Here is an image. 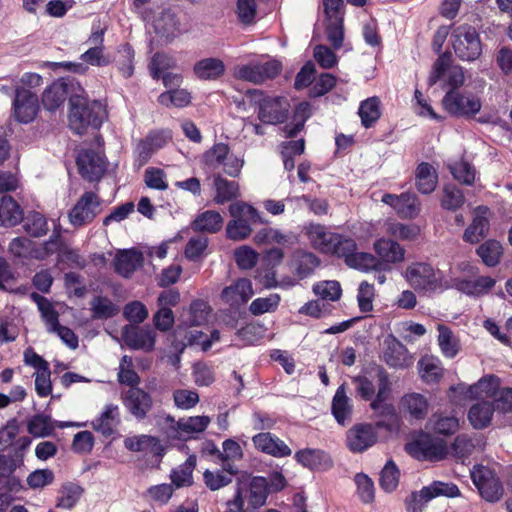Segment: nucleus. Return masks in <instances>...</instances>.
Instances as JSON below:
<instances>
[{"instance_id": "57", "label": "nucleus", "mask_w": 512, "mask_h": 512, "mask_svg": "<svg viewBox=\"0 0 512 512\" xmlns=\"http://www.w3.org/2000/svg\"><path fill=\"white\" fill-rule=\"evenodd\" d=\"M230 152V147L226 143H215L209 150H207L204 155V163L209 166L216 168L220 165L224 164V161L227 159L228 154Z\"/></svg>"}, {"instance_id": "61", "label": "nucleus", "mask_w": 512, "mask_h": 512, "mask_svg": "<svg viewBox=\"0 0 512 512\" xmlns=\"http://www.w3.org/2000/svg\"><path fill=\"white\" fill-rule=\"evenodd\" d=\"M450 172L455 180L465 185H472L475 180V169L467 161L456 162L450 167Z\"/></svg>"}, {"instance_id": "46", "label": "nucleus", "mask_w": 512, "mask_h": 512, "mask_svg": "<svg viewBox=\"0 0 512 512\" xmlns=\"http://www.w3.org/2000/svg\"><path fill=\"white\" fill-rule=\"evenodd\" d=\"M399 217L413 219L420 213V202L415 193L404 192L399 195V203L396 206Z\"/></svg>"}, {"instance_id": "33", "label": "nucleus", "mask_w": 512, "mask_h": 512, "mask_svg": "<svg viewBox=\"0 0 512 512\" xmlns=\"http://www.w3.org/2000/svg\"><path fill=\"white\" fill-rule=\"evenodd\" d=\"M494 411L495 409L492 402H477L470 407L468 411V420L473 428L484 429L490 425Z\"/></svg>"}, {"instance_id": "21", "label": "nucleus", "mask_w": 512, "mask_h": 512, "mask_svg": "<svg viewBox=\"0 0 512 512\" xmlns=\"http://www.w3.org/2000/svg\"><path fill=\"white\" fill-rule=\"evenodd\" d=\"M294 459L309 470H328L333 466L330 455L321 449L305 448L296 451Z\"/></svg>"}, {"instance_id": "20", "label": "nucleus", "mask_w": 512, "mask_h": 512, "mask_svg": "<svg viewBox=\"0 0 512 512\" xmlns=\"http://www.w3.org/2000/svg\"><path fill=\"white\" fill-rule=\"evenodd\" d=\"M408 350L406 346L393 334H389L383 341L382 360L391 368H404L406 366Z\"/></svg>"}, {"instance_id": "9", "label": "nucleus", "mask_w": 512, "mask_h": 512, "mask_svg": "<svg viewBox=\"0 0 512 512\" xmlns=\"http://www.w3.org/2000/svg\"><path fill=\"white\" fill-rule=\"evenodd\" d=\"M409 453L422 460L440 461L446 458L448 447L443 439L423 434L409 444Z\"/></svg>"}, {"instance_id": "59", "label": "nucleus", "mask_w": 512, "mask_h": 512, "mask_svg": "<svg viewBox=\"0 0 512 512\" xmlns=\"http://www.w3.org/2000/svg\"><path fill=\"white\" fill-rule=\"evenodd\" d=\"M337 83V78L328 72L321 73L315 83L309 89L310 98H319L332 90Z\"/></svg>"}, {"instance_id": "48", "label": "nucleus", "mask_w": 512, "mask_h": 512, "mask_svg": "<svg viewBox=\"0 0 512 512\" xmlns=\"http://www.w3.org/2000/svg\"><path fill=\"white\" fill-rule=\"evenodd\" d=\"M357 244L355 240L349 237H344L337 234V239L333 241L332 248L327 254H332L338 258H344L345 264H350L349 259H352L357 253Z\"/></svg>"}, {"instance_id": "29", "label": "nucleus", "mask_w": 512, "mask_h": 512, "mask_svg": "<svg viewBox=\"0 0 512 512\" xmlns=\"http://www.w3.org/2000/svg\"><path fill=\"white\" fill-rule=\"evenodd\" d=\"M210 423L208 416H192L187 419L181 418L175 422V435L174 438L186 441L191 438V434L201 433L205 431Z\"/></svg>"}, {"instance_id": "15", "label": "nucleus", "mask_w": 512, "mask_h": 512, "mask_svg": "<svg viewBox=\"0 0 512 512\" xmlns=\"http://www.w3.org/2000/svg\"><path fill=\"white\" fill-rule=\"evenodd\" d=\"M375 377L378 382V391L372 398L370 408L374 411L381 409L382 415H393L394 407L391 404H383L390 395L391 392V381L388 372L384 367L376 365L374 367Z\"/></svg>"}, {"instance_id": "50", "label": "nucleus", "mask_w": 512, "mask_h": 512, "mask_svg": "<svg viewBox=\"0 0 512 512\" xmlns=\"http://www.w3.org/2000/svg\"><path fill=\"white\" fill-rule=\"evenodd\" d=\"M84 489L75 483H65L60 489L56 506L63 509H72L80 500Z\"/></svg>"}, {"instance_id": "11", "label": "nucleus", "mask_w": 512, "mask_h": 512, "mask_svg": "<svg viewBox=\"0 0 512 512\" xmlns=\"http://www.w3.org/2000/svg\"><path fill=\"white\" fill-rule=\"evenodd\" d=\"M125 409L138 421L144 420L153 407L152 396L142 388H129L121 394Z\"/></svg>"}, {"instance_id": "49", "label": "nucleus", "mask_w": 512, "mask_h": 512, "mask_svg": "<svg viewBox=\"0 0 512 512\" xmlns=\"http://www.w3.org/2000/svg\"><path fill=\"white\" fill-rule=\"evenodd\" d=\"M28 432L34 437L44 438L54 434V426L49 415L36 414L28 421Z\"/></svg>"}, {"instance_id": "26", "label": "nucleus", "mask_w": 512, "mask_h": 512, "mask_svg": "<svg viewBox=\"0 0 512 512\" xmlns=\"http://www.w3.org/2000/svg\"><path fill=\"white\" fill-rule=\"evenodd\" d=\"M23 209L10 195L0 198V226L4 228L15 227L23 220Z\"/></svg>"}, {"instance_id": "52", "label": "nucleus", "mask_w": 512, "mask_h": 512, "mask_svg": "<svg viewBox=\"0 0 512 512\" xmlns=\"http://www.w3.org/2000/svg\"><path fill=\"white\" fill-rule=\"evenodd\" d=\"M437 329L439 332L438 344L443 355L447 358H454L459 352V344L451 329L444 324H439Z\"/></svg>"}, {"instance_id": "22", "label": "nucleus", "mask_w": 512, "mask_h": 512, "mask_svg": "<svg viewBox=\"0 0 512 512\" xmlns=\"http://www.w3.org/2000/svg\"><path fill=\"white\" fill-rule=\"evenodd\" d=\"M305 234L313 248L327 254L332 248L333 241L337 239L338 233L328 231L322 224L310 223L305 227Z\"/></svg>"}, {"instance_id": "47", "label": "nucleus", "mask_w": 512, "mask_h": 512, "mask_svg": "<svg viewBox=\"0 0 512 512\" xmlns=\"http://www.w3.org/2000/svg\"><path fill=\"white\" fill-rule=\"evenodd\" d=\"M400 470L396 463L390 459L380 471L379 486L386 493H392L399 484Z\"/></svg>"}, {"instance_id": "56", "label": "nucleus", "mask_w": 512, "mask_h": 512, "mask_svg": "<svg viewBox=\"0 0 512 512\" xmlns=\"http://www.w3.org/2000/svg\"><path fill=\"white\" fill-rule=\"evenodd\" d=\"M313 292L322 300L337 301L342 295L341 285L336 280H325L313 285Z\"/></svg>"}, {"instance_id": "27", "label": "nucleus", "mask_w": 512, "mask_h": 512, "mask_svg": "<svg viewBox=\"0 0 512 512\" xmlns=\"http://www.w3.org/2000/svg\"><path fill=\"white\" fill-rule=\"evenodd\" d=\"M353 407L350 398L346 395V385L341 384L332 399L331 412L339 425H346L351 420Z\"/></svg>"}, {"instance_id": "28", "label": "nucleus", "mask_w": 512, "mask_h": 512, "mask_svg": "<svg viewBox=\"0 0 512 512\" xmlns=\"http://www.w3.org/2000/svg\"><path fill=\"white\" fill-rule=\"evenodd\" d=\"M120 423L119 408L115 404H107L98 418L92 421L95 431L104 437H110L115 433L116 426Z\"/></svg>"}, {"instance_id": "13", "label": "nucleus", "mask_w": 512, "mask_h": 512, "mask_svg": "<svg viewBox=\"0 0 512 512\" xmlns=\"http://www.w3.org/2000/svg\"><path fill=\"white\" fill-rule=\"evenodd\" d=\"M378 440L376 428L370 423H359L346 433V446L353 453H362Z\"/></svg>"}, {"instance_id": "16", "label": "nucleus", "mask_w": 512, "mask_h": 512, "mask_svg": "<svg viewBox=\"0 0 512 512\" xmlns=\"http://www.w3.org/2000/svg\"><path fill=\"white\" fill-rule=\"evenodd\" d=\"M254 447L275 458H284L292 454L291 448L278 436L271 432H260L252 437Z\"/></svg>"}, {"instance_id": "17", "label": "nucleus", "mask_w": 512, "mask_h": 512, "mask_svg": "<svg viewBox=\"0 0 512 512\" xmlns=\"http://www.w3.org/2000/svg\"><path fill=\"white\" fill-rule=\"evenodd\" d=\"M144 255L137 248L118 250L114 259V271L123 278H130L134 272L143 266Z\"/></svg>"}, {"instance_id": "42", "label": "nucleus", "mask_w": 512, "mask_h": 512, "mask_svg": "<svg viewBox=\"0 0 512 512\" xmlns=\"http://www.w3.org/2000/svg\"><path fill=\"white\" fill-rule=\"evenodd\" d=\"M422 494L426 500H432L440 496L455 498L461 493L458 486L452 482L433 481L422 488Z\"/></svg>"}, {"instance_id": "7", "label": "nucleus", "mask_w": 512, "mask_h": 512, "mask_svg": "<svg viewBox=\"0 0 512 512\" xmlns=\"http://www.w3.org/2000/svg\"><path fill=\"white\" fill-rule=\"evenodd\" d=\"M407 282L419 291H436L442 287L441 278L433 266L426 262H415L405 271Z\"/></svg>"}, {"instance_id": "8", "label": "nucleus", "mask_w": 512, "mask_h": 512, "mask_svg": "<svg viewBox=\"0 0 512 512\" xmlns=\"http://www.w3.org/2000/svg\"><path fill=\"white\" fill-rule=\"evenodd\" d=\"M101 205L100 198L92 191H86L68 213L72 226L82 227L94 220Z\"/></svg>"}, {"instance_id": "62", "label": "nucleus", "mask_w": 512, "mask_h": 512, "mask_svg": "<svg viewBox=\"0 0 512 512\" xmlns=\"http://www.w3.org/2000/svg\"><path fill=\"white\" fill-rule=\"evenodd\" d=\"M355 483L361 502L365 504L372 503L375 498V488L372 479L364 473H358L355 476Z\"/></svg>"}, {"instance_id": "64", "label": "nucleus", "mask_w": 512, "mask_h": 512, "mask_svg": "<svg viewBox=\"0 0 512 512\" xmlns=\"http://www.w3.org/2000/svg\"><path fill=\"white\" fill-rule=\"evenodd\" d=\"M236 14L238 20L244 26H249L255 22L257 14V4L255 0H237Z\"/></svg>"}, {"instance_id": "58", "label": "nucleus", "mask_w": 512, "mask_h": 512, "mask_svg": "<svg viewBox=\"0 0 512 512\" xmlns=\"http://www.w3.org/2000/svg\"><path fill=\"white\" fill-rule=\"evenodd\" d=\"M280 300V295L276 293L270 294L268 297L256 298L251 302L249 311L255 316L274 312L278 308Z\"/></svg>"}, {"instance_id": "44", "label": "nucleus", "mask_w": 512, "mask_h": 512, "mask_svg": "<svg viewBox=\"0 0 512 512\" xmlns=\"http://www.w3.org/2000/svg\"><path fill=\"white\" fill-rule=\"evenodd\" d=\"M358 114L361 123L365 128H371L381 116L380 100L373 96L362 101L359 106Z\"/></svg>"}, {"instance_id": "37", "label": "nucleus", "mask_w": 512, "mask_h": 512, "mask_svg": "<svg viewBox=\"0 0 512 512\" xmlns=\"http://www.w3.org/2000/svg\"><path fill=\"white\" fill-rule=\"evenodd\" d=\"M214 188L216 190L214 202L219 205L232 201L239 196L238 183L236 181H229L220 174L214 177Z\"/></svg>"}, {"instance_id": "1", "label": "nucleus", "mask_w": 512, "mask_h": 512, "mask_svg": "<svg viewBox=\"0 0 512 512\" xmlns=\"http://www.w3.org/2000/svg\"><path fill=\"white\" fill-rule=\"evenodd\" d=\"M107 117L105 106L99 100H90L86 91L72 94L69 105V127L77 135L89 128L99 130Z\"/></svg>"}, {"instance_id": "63", "label": "nucleus", "mask_w": 512, "mask_h": 512, "mask_svg": "<svg viewBox=\"0 0 512 512\" xmlns=\"http://www.w3.org/2000/svg\"><path fill=\"white\" fill-rule=\"evenodd\" d=\"M208 247V238L204 236L191 237L184 250V255L189 261H198Z\"/></svg>"}, {"instance_id": "35", "label": "nucleus", "mask_w": 512, "mask_h": 512, "mask_svg": "<svg viewBox=\"0 0 512 512\" xmlns=\"http://www.w3.org/2000/svg\"><path fill=\"white\" fill-rule=\"evenodd\" d=\"M401 405L413 419L423 420L428 414V400L420 393H409L404 395L401 399Z\"/></svg>"}, {"instance_id": "10", "label": "nucleus", "mask_w": 512, "mask_h": 512, "mask_svg": "<svg viewBox=\"0 0 512 512\" xmlns=\"http://www.w3.org/2000/svg\"><path fill=\"white\" fill-rule=\"evenodd\" d=\"M15 119L23 124L31 123L39 110L38 96L29 89L18 87L12 103Z\"/></svg>"}, {"instance_id": "23", "label": "nucleus", "mask_w": 512, "mask_h": 512, "mask_svg": "<svg viewBox=\"0 0 512 512\" xmlns=\"http://www.w3.org/2000/svg\"><path fill=\"white\" fill-rule=\"evenodd\" d=\"M321 261L317 255L305 250H296L291 259L293 274L299 279H305L312 275Z\"/></svg>"}, {"instance_id": "12", "label": "nucleus", "mask_w": 512, "mask_h": 512, "mask_svg": "<svg viewBox=\"0 0 512 512\" xmlns=\"http://www.w3.org/2000/svg\"><path fill=\"white\" fill-rule=\"evenodd\" d=\"M76 164L81 177L89 182L99 181L106 170L104 157L93 149L81 150Z\"/></svg>"}, {"instance_id": "39", "label": "nucleus", "mask_w": 512, "mask_h": 512, "mask_svg": "<svg viewBox=\"0 0 512 512\" xmlns=\"http://www.w3.org/2000/svg\"><path fill=\"white\" fill-rule=\"evenodd\" d=\"M23 229L34 238L46 235L49 231L46 217L38 211H30L26 216L23 215Z\"/></svg>"}, {"instance_id": "5", "label": "nucleus", "mask_w": 512, "mask_h": 512, "mask_svg": "<svg viewBox=\"0 0 512 512\" xmlns=\"http://www.w3.org/2000/svg\"><path fill=\"white\" fill-rule=\"evenodd\" d=\"M77 92L84 93V88L80 83L74 77H63L45 88L41 102L46 110L55 112L67 98L70 100L71 95L77 94Z\"/></svg>"}, {"instance_id": "53", "label": "nucleus", "mask_w": 512, "mask_h": 512, "mask_svg": "<svg viewBox=\"0 0 512 512\" xmlns=\"http://www.w3.org/2000/svg\"><path fill=\"white\" fill-rule=\"evenodd\" d=\"M158 102L166 107L183 108L190 104L191 94L185 89H171L161 93Z\"/></svg>"}, {"instance_id": "32", "label": "nucleus", "mask_w": 512, "mask_h": 512, "mask_svg": "<svg viewBox=\"0 0 512 512\" xmlns=\"http://www.w3.org/2000/svg\"><path fill=\"white\" fill-rule=\"evenodd\" d=\"M193 73L200 80H216L225 73V65L219 58H204L194 64Z\"/></svg>"}, {"instance_id": "14", "label": "nucleus", "mask_w": 512, "mask_h": 512, "mask_svg": "<svg viewBox=\"0 0 512 512\" xmlns=\"http://www.w3.org/2000/svg\"><path fill=\"white\" fill-rule=\"evenodd\" d=\"M122 337L128 347L134 350L151 352L155 348L156 333L149 327L124 326Z\"/></svg>"}, {"instance_id": "60", "label": "nucleus", "mask_w": 512, "mask_h": 512, "mask_svg": "<svg viewBox=\"0 0 512 512\" xmlns=\"http://www.w3.org/2000/svg\"><path fill=\"white\" fill-rule=\"evenodd\" d=\"M326 35L334 49L338 50L342 47L344 40L343 17H335V19L329 20L326 26Z\"/></svg>"}, {"instance_id": "36", "label": "nucleus", "mask_w": 512, "mask_h": 512, "mask_svg": "<svg viewBox=\"0 0 512 512\" xmlns=\"http://www.w3.org/2000/svg\"><path fill=\"white\" fill-rule=\"evenodd\" d=\"M248 503L253 509L266 503L269 495L268 480L263 476H254L249 482Z\"/></svg>"}, {"instance_id": "6", "label": "nucleus", "mask_w": 512, "mask_h": 512, "mask_svg": "<svg viewBox=\"0 0 512 512\" xmlns=\"http://www.w3.org/2000/svg\"><path fill=\"white\" fill-rule=\"evenodd\" d=\"M471 479L482 499L489 503L498 502L504 494L503 484L497 473L488 466H474Z\"/></svg>"}, {"instance_id": "51", "label": "nucleus", "mask_w": 512, "mask_h": 512, "mask_svg": "<svg viewBox=\"0 0 512 512\" xmlns=\"http://www.w3.org/2000/svg\"><path fill=\"white\" fill-rule=\"evenodd\" d=\"M118 55L116 59L118 71L124 78L128 79L134 73L135 51L129 43H125L119 46Z\"/></svg>"}, {"instance_id": "38", "label": "nucleus", "mask_w": 512, "mask_h": 512, "mask_svg": "<svg viewBox=\"0 0 512 512\" xmlns=\"http://www.w3.org/2000/svg\"><path fill=\"white\" fill-rule=\"evenodd\" d=\"M476 254L487 267H495L501 260L503 247L499 241L488 239L478 246Z\"/></svg>"}, {"instance_id": "2", "label": "nucleus", "mask_w": 512, "mask_h": 512, "mask_svg": "<svg viewBox=\"0 0 512 512\" xmlns=\"http://www.w3.org/2000/svg\"><path fill=\"white\" fill-rule=\"evenodd\" d=\"M455 55L461 61L473 62L482 54V42L476 28L470 24L455 27L450 36Z\"/></svg>"}, {"instance_id": "30", "label": "nucleus", "mask_w": 512, "mask_h": 512, "mask_svg": "<svg viewBox=\"0 0 512 512\" xmlns=\"http://www.w3.org/2000/svg\"><path fill=\"white\" fill-rule=\"evenodd\" d=\"M438 184V173L436 169L428 162L418 164L415 171V186L417 190L424 195H429L435 191Z\"/></svg>"}, {"instance_id": "45", "label": "nucleus", "mask_w": 512, "mask_h": 512, "mask_svg": "<svg viewBox=\"0 0 512 512\" xmlns=\"http://www.w3.org/2000/svg\"><path fill=\"white\" fill-rule=\"evenodd\" d=\"M489 220L481 215H476L471 224L465 229L463 240L475 244L483 240L489 231Z\"/></svg>"}, {"instance_id": "55", "label": "nucleus", "mask_w": 512, "mask_h": 512, "mask_svg": "<svg viewBox=\"0 0 512 512\" xmlns=\"http://www.w3.org/2000/svg\"><path fill=\"white\" fill-rule=\"evenodd\" d=\"M369 375H358L352 379V382L357 385L356 394L364 401H370L376 395V388L373 383V379H376L374 368Z\"/></svg>"}, {"instance_id": "54", "label": "nucleus", "mask_w": 512, "mask_h": 512, "mask_svg": "<svg viewBox=\"0 0 512 512\" xmlns=\"http://www.w3.org/2000/svg\"><path fill=\"white\" fill-rule=\"evenodd\" d=\"M464 194L456 185L448 184L443 187L441 206L448 211H456L463 206Z\"/></svg>"}, {"instance_id": "41", "label": "nucleus", "mask_w": 512, "mask_h": 512, "mask_svg": "<svg viewBox=\"0 0 512 512\" xmlns=\"http://www.w3.org/2000/svg\"><path fill=\"white\" fill-rule=\"evenodd\" d=\"M196 461V455H189L183 464L171 471V481L177 488L192 485V474L196 466Z\"/></svg>"}, {"instance_id": "34", "label": "nucleus", "mask_w": 512, "mask_h": 512, "mask_svg": "<svg viewBox=\"0 0 512 512\" xmlns=\"http://www.w3.org/2000/svg\"><path fill=\"white\" fill-rule=\"evenodd\" d=\"M222 227L223 218L221 214L215 210H206L198 214L192 222V229L197 232L214 234L219 232Z\"/></svg>"}, {"instance_id": "19", "label": "nucleus", "mask_w": 512, "mask_h": 512, "mask_svg": "<svg viewBox=\"0 0 512 512\" xmlns=\"http://www.w3.org/2000/svg\"><path fill=\"white\" fill-rule=\"evenodd\" d=\"M254 291L247 278H240L221 292V299L232 307H239L249 301Z\"/></svg>"}, {"instance_id": "3", "label": "nucleus", "mask_w": 512, "mask_h": 512, "mask_svg": "<svg viewBox=\"0 0 512 512\" xmlns=\"http://www.w3.org/2000/svg\"><path fill=\"white\" fill-rule=\"evenodd\" d=\"M247 94L255 97L261 123L277 125L287 120L290 105L285 97H262V92L256 89L248 90Z\"/></svg>"}, {"instance_id": "18", "label": "nucleus", "mask_w": 512, "mask_h": 512, "mask_svg": "<svg viewBox=\"0 0 512 512\" xmlns=\"http://www.w3.org/2000/svg\"><path fill=\"white\" fill-rule=\"evenodd\" d=\"M124 446L127 450L137 453L151 454L160 462L165 454V447L158 437L141 434L124 439Z\"/></svg>"}, {"instance_id": "43", "label": "nucleus", "mask_w": 512, "mask_h": 512, "mask_svg": "<svg viewBox=\"0 0 512 512\" xmlns=\"http://www.w3.org/2000/svg\"><path fill=\"white\" fill-rule=\"evenodd\" d=\"M90 306L92 317L96 320L110 319L119 313V307L106 296H94Z\"/></svg>"}, {"instance_id": "24", "label": "nucleus", "mask_w": 512, "mask_h": 512, "mask_svg": "<svg viewBox=\"0 0 512 512\" xmlns=\"http://www.w3.org/2000/svg\"><path fill=\"white\" fill-rule=\"evenodd\" d=\"M87 42L92 44L93 47H90L80 56L82 61L92 66L98 67H103L110 64L109 58L103 54L104 30L100 29L94 31L88 38Z\"/></svg>"}, {"instance_id": "31", "label": "nucleus", "mask_w": 512, "mask_h": 512, "mask_svg": "<svg viewBox=\"0 0 512 512\" xmlns=\"http://www.w3.org/2000/svg\"><path fill=\"white\" fill-rule=\"evenodd\" d=\"M155 33L167 40H172L180 33V21L171 10H163L154 21Z\"/></svg>"}, {"instance_id": "25", "label": "nucleus", "mask_w": 512, "mask_h": 512, "mask_svg": "<svg viewBox=\"0 0 512 512\" xmlns=\"http://www.w3.org/2000/svg\"><path fill=\"white\" fill-rule=\"evenodd\" d=\"M374 250L379 257L378 259L386 265L402 262L405 257L404 248L398 242L391 239L381 238L376 240Z\"/></svg>"}, {"instance_id": "4", "label": "nucleus", "mask_w": 512, "mask_h": 512, "mask_svg": "<svg viewBox=\"0 0 512 512\" xmlns=\"http://www.w3.org/2000/svg\"><path fill=\"white\" fill-rule=\"evenodd\" d=\"M442 107L452 117L473 119L480 112L482 102L473 93L446 91L442 98Z\"/></svg>"}, {"instance_id": "40", "label": "nucleus", "mask_w": 512, "mask_h": 512, "mask_svg": "<svg viewBox=\"0 0 512 512\" xmlns=\"http://www.w3.org/2000/svg\"><path fill=\"white\" fill-rule=\"evenodd\" d=\"M350 264L348 267L357 269L363 272L376 271L383 272L388 270L386 264L380 261L377 257L367 252H357L352 259H349Z\"/></svg>"}]
</instances>
